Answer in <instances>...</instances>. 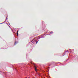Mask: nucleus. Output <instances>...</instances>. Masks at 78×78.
Here are the masks:
<instances>
[{"instance_id":"nucleus-1","label":"nucleus","mask_w":78,"mask_h":78,"mask_svg":"<svg viewBox=\"0 0 78 78\" xmlns=\"http://www.w3.org/2000/svg\"><path fill=\"white\" fill-rule=\"evenodd\" d=\"M34 67L35 68V71H37V69L36 68V65H35V64H34Z\"/></svg>"},{"instance_id":"nucleus-2","label":"nucleus","mask_w":78,"mask_h":78,"mask_svg":"<svg viewBox=\"0 0 78 78\" xmlns=\"http://www.w3.org/2000/svg\"><path fill=\"white\" fill-rule=\"evenodd\" d=\"M18 43V41H17V42H16V41H15L14 45H16Z\"/></svg>"},{"instance_id":"nucleus-3","label":"nucleus","mask_w":78,"mask_h":78,"mask_svg":"<svg viewBox=\"0 0 78 78\" xmlns=\"http://www.w3.org/2000/svg\"><path fill=\"white\" fill-rule=\"evenodd\" d=\"M6 20H5V21H4V22H3V23H0V24H2L3 23H5V22H6Z\"/></svg>"},{"instance_id":"nucleus-4","label":"nucleus","mask_w":78,"mask_h":78,"mask_svg":"<svg viewBox=\"0 0 78 78\" xmlns=\"http://www.w3.org/2000/svg\"><path fill=\"white\" fill-rule=\"evenodd\" d=\"M39 41V40H38V41H36V44H37V42H38V41Z\"/></svg>"},{"instance_id":"nucleus-5","label":"nucleus","mask_w":78,"mask_h":78,"mask_svg":"<svg viewBox=\"0 0 78 78\" xmlns=\"http://www.w3.org/2000/svg\"><path fill=\"white\" fill-rule=\"evenodd\" d=\"M53 31H51V32H50V34H52V33H53Z\"/></svg>"},{"instance_id":"nucleus-6","label":"nucleus","mask_w":78,"mask_h":78,"mask_svg":"<svg viewBox=\"0 0 78 78\" xmlns=\"http://www.w3.org/2000/svg\"><path fill=\"white\" fill-rule=\"evenodd\" d=\"M16 34H17V36H18L19 34V33L18 32H17Z\"/></svg>"},{"instance_id":"nucleus-7","label":"nucleus","mask_w":78,"mask_h":78,"mask_svg":"<svg viewBox=\"0 0 78 78\" xmlns=\"http://www.w3.org/2000/svg\"><path fill=\"white\" fill-rule=\"evenodd\" d=\"M44 38V37H40V38Z\"/></svg>"},{"instance_id":"nucleus-8","label":"nucleus","mask_w":78,"mask_h":78,"mask_svg":"<svg viewBox=\"0 0 78 78\" xmlns=\"http://www.w3.org/2000/svg\"><path fill=\"white\" fill-rule=\"evenodd\" d=\"M17 33H19V30H18L17 31Z\"/></svg>"},{"instance_id":"nucleus-9","label":"nucleus","mask_w":78,"mask_h":78,"mask_svg":"<svg viewBox=\"0 0 78 78\" xmlns=\"http://www.w3.org/2000/svg\"><path fill=\"white\" fill-rule=\"evenodd\" d=\"M33 40H32V41H31V42H33Z\"/></svg>"},{"instance_id":"nucleus-10","label":"nucleus","mask_w":78,"mask_h":78,"mask_svg":"<svg viewBox=\"0 0 78 78\" xmlns=\"http://www.w3.org/2000/svg\"><path fill=\"white\" fill-rule=\"evenodd\" d=\"M70 50H71V49H69V50H68V51H69Z\"/></svg>"},{"instance_id":"nucleus-11","label":"nucleus","mask_w":78,"mask_h":78,"mask_svg":"<svg viewBox=\"0 0 78 78\" xmlns=\"http://www.w3.org/2000/svg\"><path fill=\"white\" fill-rule=\"evenodd\" d=\"M66 54V53H65L64 55H63L62 56H64V55H65Z\"/></svg>"},{"instance_id":"nucleus-12","label":"nucleus","mask_w":78,"mask_h":78,"mask_svg":"<svg viewBox=\"0 0 78 78\" xmlns=\"http://www.w3.org/2000/svg\"><path fill=\"white\" fill-rule=\"evenodd\" d=\"M9 25H10V24L9 23Z\"/></svg>"},{"instance_id":"nucleus-13","label":"nucleus","mask_w":78,"mask_h":78,"mask_svg":"<svg viewBox=\"0 0 78 78\" xmlns=\"http://www.w3.org/2000/svg\"><path fill=\"white\" fill-rule=\"evenodd\" d=\"M73 50V51H74V49H73V50Z\"/></svg>"},{"instance_id":"nucleus-14","label":"nucleus","mask_w":78,"mask_h":78,"mask_svg":"<svg viewBox=\"0 0 78 78\" xmlns=\"http://www.w3.org/2000/svg\"><path fill=\"white\" fill-rule=\"evenodd\" d=\"M43 36H45V35H43Z\"/></svg>"},{"instance_id":"nucleus-15","label":"nucleus","mask_w":78,"mask_h":78,"mask_svg":"<svg viewBox=\"0 0 78 78\" xmlns=\"http://www.w3.org/2000/svg\"><path fill=\"white\" fill-rule=\"evenodd\" d=\"M41 39V38H40L39 39Z\"/></svg>"},{"instance_id":"nucleus-16","label":"nucleus","mask_w":78,"mask_h":78,"mask_svg":"<svg viewBox=\"0 0 78 78\" xmlns=\"http://www.w3.org/2000/svg\"><path fill=\"white\" fill-rule=\"evenodd\" d=\"M6 19H7V18H6Z\"/></svg>"},{"instance_id":"nucleus-17","label":"nucleus","mask_w":78,"mask_h":78,"mask_svg":"<svg viewBox=\"0 0 78 78\" xmlns=\"http://www.w3.org/2000/svg\"><path fill=\"white\" fill-rule=\"evenodd\" d=\"M34 42H33L32 43H34Z\"/></svg>"},{"instance_id":"nucleus-18","label":"nucleus","mask_w":78,"mask_h":78,"mask_svg":"<svg viewBox=\"0 0 78 78\" xmlns=\"http://www.w3.org/2000/svg\"><path fill=\"white\" fill-rule=\"evenodd\" d=\"M7 17H8V16H7Z\"/></svg>"},{"instance_id":"nucleus-19","label":"nucleus","mask_w":78,"mask_h":78,"mask_svg":"<svg viewBox=\"0 0 78 78\" xmlns=\"http://www.w3.org/2000/svg\"><path fill=\"white\" fill-rule=\"evenodd\" d=\"M67 52V51L66 52Z\"/></svg>"}]
</instances>
